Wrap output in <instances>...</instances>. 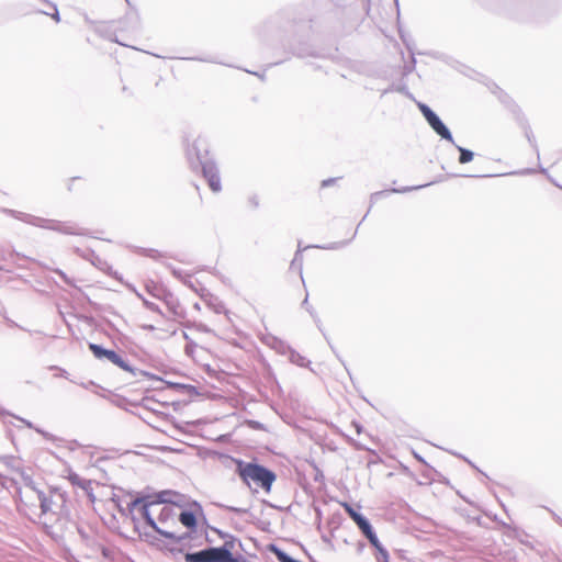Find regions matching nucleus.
Masks as SVG:
<instances>
[{
    "label": "nucleus",
    "instance_id": "nucleus-28",
    "mask_svg": "<svg viewBox=\"0 0 562 562\" xmlns=\"http://www.w3.org/2000/svg\"><path fill=\"white\" fill-rule=\"evenodd\" d=\"M170 269H171V273H172L177 279H180V280H182V279H183V274H184V273H183V271H182V270L177 269V268H175V267H171Z\"/></svg>",
    "mask_w": 562,
    "mask_h": 562
},
{
    "label": "nucleus",
    "instance_id": "nucleus-30",
    "mask_svg": "<svg viewBox=\"0 0 562 562\" xmlns=\"http://www.w3.org/2000/svg\"><path fill=\"white\" fill-rule=\"evenodd\" d=\"M56 273H57V274H58V276H59V277H60V278H61V279H63L67 284H70V280H69V278L67 277V274H66L64 271H61V270L57 269V270H56Z\"/></svg>",
    "mask_w": 562,
    "mask_h": 562
},
{
    "label": "nucleus",
    "instance_id": "nucleus-21",
    "mask_svg": "<svg viewBox=\"0 0 562 562\" xmlns=\"http://www.w3.org/2000/svg\"><path fill=\"white\" fill-rule=\"evenodd\" d=\"M140 254L153 259H158L161 257L158 250L151 248H142Z\"/></svg>",
    "mask_w": 562,
    "mask_h": 562
},
{
    "label": "nucleus",
    "instance_id": "nucleus-3",
    "mask_svg": "<svg viewBox=\"0 0 562 562\" xmlns=\"http://www.w3.org/2000/svg\"><path fill=\"white\" fill-rule=\"evenodd\" d=\"M5 212L8 214H10L12 217H14L19 221H22L26 224L36 226V227L55 231V232L66 234V235H85L86 234L85 229L78 227L74 223L43 218V217L34 216V215H31L27 213L19 212L15 210H5Z\"/></svg>",
    "mask_w": 562,
    "mask_h": 562
},
{
    "label": "nucleus",
    "instance_id": "nucleus-36",
    "mask_svg": "<svg viewBox=\"0 0 562 562\" xmlns=\"http://www.w3.org/2000/svg\"><path fill=\"white\" fill-rule=\"evenodd\" d=\"M229 510L235 512V513H244L245 512L244 509L236 508V507H229Z\"/></svg>",
    "mask_w": 562,
    "mask_h": 562
},
{
    "label": "nucleus",
    "instance_id": "nucleus-18",
    "mask_svg": "<svg viewBox=\"0 0 562 562\" xmlns=\"http://www.w3.org/2000/svg\"><path fill=\"white\" fill-rule=\"evenodd\" d=\"M356 524L359 527V529L362 531L363 535H367V533H369L370 531L373 530L372 526L370 525V522L368 521V519L364 516H361L356 521Z\"/></svg>",
    "mask_w": 562,
    "mask_h": 562
},
{
    "label": "nucleus",
    "instance_id": "nucleus-32",
    "mask_svg": "<svg viewBox=\"0 0 562 562\" xmlns=\"http://www.w3.org/2000/svg\"><path fill=\"white\" fill-rule=\"evenodd\" d=\"M302 306L305 307L310 313L311 315H313V311L308 307V300H307V296L304 299V301L302 302Z\"/></svg>",
    "mask_w": 562,
    "mask_h": 562
},
{
    "label": "nucleus",
    "instance_id": "nucleus-46",
    "mask_svg": "<svg viewBox=\"0 0 562 562\" xmlns=\"http://www.w3.org/2000/svg\"><path fill=\"white\" fill-rule=\"evenodd\" d=\"M324 338H326L327 344H330L329 338H327V335L324 334Z\"/></svg>",
    "mask_w": 562,
    "mask_h": 562
},
{
    "label": "nucleus",
    "instance_id": "nucleus-1",
    "mask_svg": "<svg viewBox=\"0 0 562 562\" xmlns=\"http://www.w3.org/2000/svg\"><path fill=\"white\" fill-rule=\"evenodd\" d=\"M187 158L190 168L193 171H201L203 178L206 180L210 189L213 192H220L222 190V183L217 165L209 156L207 142L198 137L187 148Z\"/></svg>",
    "mask_w": 562,
    "mask_h": 562
},
{
    "label": "nucleus",
    "instance_id": "nucleus-26",
    "mask_svg": "<svg viewBox=\"0 0 562 562\" xmlns=\"http://www.w3.org/2000/svg\"><path fill=\"white\" fill-rule=\"evenodd\" d=\"M81 488L86 493V495L88 496L90 502H94L95 501V497H94V494H93V488H92V481L91 480H89V487H81Z\"/></svg>",
    "mask_w": 562,
    "mask_h": 562
},
{
    "label": "nucleus",
    "instance_id": "nucleus-23",
    "mask_svg": "<svg viewBox=\"0 0 562 562\" xmlns=\"http://www.w3.org/2000/svg\"><path fill=\"white\" fill-rule=\"evenodd\" d=\"M364 536L368 538L369 542H370V543H371V544H372L376 550H378V549H380L381 547H383V546L380 543V541H379V539H378V537H376V535H375V532H374L373 530H372V531H370L369 533L364 535Z\"/></svg>",
    "mask_w": 562,
    "mask_h": 562
},
{
    "label": "nucleus",
    "instance_id": "nucleus-15",
    "mask_svg": "<svg viewBox=\"0 0 562 562\" xmlns=\"http://www.w3.org/2000/svg\"><path fill=\"white\" fill-rule=\"evenodd\" d=\"M72 485L81 487H89V480L80 477L77 473L70 472L68 475Z\"/></svg>",
    "mask_w": 562,
    "mask_h": 562
},
{
    "label": "nucleus",
    "instance_id": "nucleus-5",
    "mask_svg": "<svg viewBox=\"0 0 562 562\" xmlns=\"http://www.w3.org/2000/svg\"><path fill=\"white\" fill-rule=\"evenodd\" d=\"M89 350L92 352L94 358L99 360H108L109 362L115 364L122 370L130 372L133 376H136L137 373L142 375H148L147 372L133 368L126 360H124L115 350L106 349L101 345L90 342Z\"/></svg>",
    "mask_w": 562,
    "mask_h": 562
},
{
    "label": "nucleus",
    "instance_id": "nucleus-2",
    "mask_svg": "<svg viewBox=\"0 0 562 562\" xmlns=\"http://www.w3.org/2000/svg\"><path fill=\"white\" fill-rule=\"evenodd\" d=\"M236 472L248 487L255 486L266 493L271 492L272 484L277 479L276 473L263 465L255 462H244L243 460H237Z\"/></svg>",
    "mask_w": 562,
    "mask_h": 562
},
{
    "label": "nucleus",
    "instance_id": "nucleus-29",
    "mask_svg": "<svg viewBox=\"0 0 562 562\" xmlns=\"http://www.w3.org/2000/svg\"><path fill=\"white\" fill-rule=\"evenodd\" d=\"M540 172H542L543 175H546V176L548 177V179L550 180V182H551V183H553L554 186H557L558 188H560V189L562 190V186L558 184V183L555 182V180H554V179H552V178L548 175L547 169H544V168H540Z\"/></svg>",
    "mask_w": 562,
    "mask_h": 562
},
{
    "label": "nucleus",
    "instance_id": "nucleus-43",
    "mask_svg": "<svg viewBox=\"0 0 562 562\" xmlns=\"http://www.w3.org/2000/svg\"><path fill=\"white\" fill-rule=\"evenodd\" d=\"M413 457L417 458V457H420V456L417 452L413 451Z\"/></svg>",
    "mask_w": 562,
    "mask_h": 562
},
{
    "label": "nucleus",
    "instance_id": "nucleus-37",
    "mask_svg": "<svg viewBox=\"0 0 562 562\" xmlns=\"http://www.w3.org/2000/svg\"><path fill=\"white\" fill-rule=\"evenodd\" d=\"M535 172V169H525L524 171H521L520 173L521 175H526V173H533Z\"/></svg>",
    "mask_w": 562,
    "mask_h": 562
},
{
    "label": "nucleus",
    "instance_id": "nucleus-12",
    "mask_svg": "<svg viewBox=\"0 0 562 562\" xmlns=\"http://www.w3.org/2000/svg\"><path fill=\"white\" fill-rule=\"evenodd\" d=\"M175 513L172 507L165 505L160 508L159 515H158V522L159 524H166L169 519L173 520Z\"/></svg>",
    "mask_w": 562,
    "mask_h": 562
},
{
    "label": "nucleus",
    "instance_id": "nucleus-27",
    "mask_svg": "<svg viewBox=\"0 0 562 562\" xmlns=\"http://www.w3.org/2000/svg\"><path fill=\"white\" fill-rule=\"evenodd\" d=\"M336 181H337V178H329V179H325V180H323V181H322L321 187H322V188L330 187V186H333Z\"/></svg>",
    "mask_w": 562,
    "mask_h": 562
},
{
    "label": "nucleus",
    "instance_id": "nucleus-39",
    "mask_svg": "<svg viewBox=\"0 0 562 562\" xmlns=\"http://www.w3.org/2000/svg\"><path fill=\"white\" fill-rule=\"evenodd\" d=\"M431 472H432V470H427L426 476H427L428 479H431Z\"/></svg>",
    "mask_w": 562,
    "mask_h": 562
},
{
    "label": "nucleus",
    "instance_id": "nucleus-9",
    "mask_svg": "<svg viewBox=\"0 0 562 562\" xmlns=\"http://www.w3.org/2000/svg\"><path fill=\"white\" fill-rule=\"evenodd\" d=\"M432 183L434 182H429V183H425V184H419V186H414V187H403V188H398V189L397 188H392L390 190L378 191V192H374V193L371 194L370 201H371V203H374V202L378 201L379 198L386 196L390 193H406V192H409V191H413V190H419V189L428 187V186H430Z\"/></svg>",
    "mask_w": 562,
    "mask_h": 562
},
{
    "label": "nucleus",
    "instance_id": "nucleus-20",
    "mask_svg": "<svg viewBox=\"0 0 562 562\" xmlns=\"http://www.w3.org/2000/svg\"><path fill=\"white\" fill-rule=\"evenodd\" d=\"M349 243H350V240H341V241L330 243V244L325 245V246H316V247L321 248V249H328V250L329 249H339V248L345 247Z\"/></svg>",
    "mask_w": 562,
    "mask_h": 562
},
{
    "label": "nucleus",
    "instance_id": "nucleus-7",
    "mask_svg": "<svg viewBox=\"0 0 562 562\" xmlns=\"http://www.w3.org/2000/svg\"><path fill=\"white\" fill-rule=\"evenodd\" d=\"M55 446L59 449L60 453H77L86 457H93L101 453V449L91 445H81L76 440H65L61 438L53 439Z\"/></svg>",
    "mask_w": 562,
    "mask_h": 562
},
{
    "label": "nucleus",
    "instance_id": "nucleus-11",
    "mask_svg": "<svg viewBox=\"0 0 562 562\" xmlns=\"http://www.w3.org/2000/svg\"><path fill=\"white\" fill-rule=\"evenodd\" d=\"M456 148L459 150L460 155H459V159L458 161L461 164V165H464V164H468L470 161L473 160L474 158V153L468 148H464V147H461L459 145H456Z\"/></svg>",
    "mask_w": 562,
    "mask_h": 562
},
{
    "label": "nucleus",
    "instance_id": "nucleus-13",
    "mask_svg": "<svg viewBox=\"0 0 562 562\" xmlns=\"http://www.w3.org/2000/svg\"><path fill=\"white\" fill-rule=\"evenodd\" d=\"M37 495L40 507L43 514L48 513L52 509V501L43 492L34 491Z\"/></svg>",
    "mask_w": 562,
    "mask_h": 562
},
{
    "label": "nucleus",
    "instance_id": "nucleus-16",
    "mask_svg": "<svg viewBox=\"0 0 562 562\" xmlns=\"http://www.w3.org/2000/svg\"><path fill=\"white\" fill-rule=\"evenodd\" d=\"M136 295H137V297H138L139 300H142V302H143L144 306H145L147 310H149V311H151V312H155V313H158V314H161V310H160V307H159L156 303H154V302H151V301H148L147 299H145V297H144L140 293H138V292H136Z\"/></svg>",
    "mask_w": 562,
    "mask_h": 562
},
{
    "label": "nucleus",
    "instance_id": "nucleus-6",
    "mask_svg": "<svg viewBox=\"0 0 562 562\" xmlns=\"http://www.w3.org/2000/svg\"><path fill=\"white\" fill-rule=\"evenodd\" d=\"M417 108L420 111V113L423 114L427 124L430 126V128L441 139H445V140L450 142L451 144H454V139H453V136H452L450 130L442 122V120L438 116V114L431 110L430 106H428L426 103L417 102Z\"/></svg>",
    "mask_w": 562,
    "mask_h": 562
},
{
    "label": "nucleus",
    "instance_id": "nucleus-17",
    "mask_svg": "<svg viewBox=\"0 0 562 562\" xmlns=\"http://www.w3.org/2000/svg\"><path fill=\"white\" fill-rule=\"evenodd\" d=\"M221 562H248L246 559H236L232 555L229 550L223 547L222 549V555H221Z\"/></svg>",
    "mask_w": 562,
    "mask_h": 562
},
{
    "label": "nucleus",
    "instance_id": "nucleus-47",
    "mask_svg": "<svg viewBox=\"0 0 562 562\" xmlns=\"http://www.w3.org/2000/svg\"><path fill=\"white\" fill-rule=\"evenodd\" d=\"M357 428V431L360 432V426L358 424L355 425Z\"/></svg>",
    "mask_w": 562,
    "mask_h": 562
},
{
    "label": "nucleus",
    "instance_id": "nucleus-25",
    "mask_svg": "<svg viewBox=\"0 0 562 562\" xmlns=\"http://www.w3.org/2000/svg\"><path fill=\"white\" fill-rule=\"evenodd\" d=\"M526 137L530 144V146L536 150L537 153V156L539 157V149H538V146H537V142L532 135V132L530 130H527L526 131Z\"/></svg>",
    "mask_w": 562,
    "mask_h": 562
},
{
    "label": "nucleus",
    "instance_id": "nucleus-45",
    "mask_svg": "<svg viewBox=\"0 0 562 562\" xmlns=\"http://www.w3.org/2000/svg\"><path fill=\"white\" fill-rule=\"evenodd\" d=\"M324 338H326L327 344H330L329 338H327V335L324 334Z\"/></svg>",
    "mask_w": 562,
    "mask_h": 562
},
{
    "label": "nucleus",
    "instance_id": "nucleus-33",
    "mask_svg": "<svg viewBox=\"0 0 562 562\" xmlns=\"http://www.w3.org/2000/svg\"><path fill=\"white\" fill-rule=\"evenodd\" d=\"M54 9H55V12H54V14H53V19H54V20H56V21H59V19H60V18H59V12H58V10H57V8H56V7H54Z\"/></svg>",
    "mask_w": 562,
    "mask_h": 562
},
{
    "label": "nucleus",
    "instance_id": "nucleus-34",
    "mask_svg": "<svg viewBox=\"0 0 562 562\" xmlns=\"http://www.w3.org/2000/svg\"><path fill=\"white\" fill-rule=\"evenodd\" d=\"M416 463L420 468H424L426 465L425 462H424V459H422V458L416 459Z\"/></svg>",
    "mask_w": 562,
    "mask_h": 562
},
{
    "label": "nucleus",
    "instance_id": "nucleus-41",
    "mask_svg": "<svg viewBox=\"0 0 562 562\" xmlns=\"http://www.w3.org/2000/svg\"><path fill=\"white\" fill-rule=\"evenodd\" d=\"M145 328L149 329V330H153L155 327L153 325H148L146 326Z\"/></svg>",
    "mask_w": 562,
    "mask_h": 562
},
{
    "label": "nucleus",
    "instance_id": "nucleus-31",
    "mask_svg": "<svg viewBox=\"0 0 562 562\" xmlns=\"http://www.w3.org/2000/svg\"><path fill=\"white\" fill-rule=\"evenodd\" d=\"M155 289H156V286H155V285H153V286H151V285H149V284H147V285H146V290H147V292H148L149 294H151V295H153V296H155V297H159V295L155 293Z\"/></svg>",
    "mask_w": 562,
    "mask_h": 562
},
{
    "label": "nucleus",
    "instance_id": "nucleus-10",
    "mask_svg": "<svg viewBox=\"0 0 562 562\" xmlns=\"http://www.w3.org/2000/svg\"><path fill=\"white\" fill-rule=\"evenodd\" d=\"M180 522L187 528L194 529L196 526V518L192 512H182L179 515Z\"/></svg>",
    "mask_w": 562,
    "mask_h": 562
},
{
    "label": "nucleus",
    "instance_id": "nucleus-44",
    "mask_svg": "<svg viewBox=\"0 0 562 562\" xmlns=\"http://www.w3.org/2000/svg\"><path fill=\"white\" fill-rule=\"evenodd\" d=\"M324 338H326L327 344H330L329 338H327V335L324 334Z\"/></svg>",
    "mask_w": 562,
    "mask_h": 562
},
{
    "label": "nucleus",
    "instance_id": "nucleus-14",
    "mask_svg": "<svg viewBox=\"0 0 562 562\" xmlns=\"http://www.w3.org/2000/svg\"><path fill=\"white\" fill-rule=\"evenodd\" d=\"M289 359L292 363L299 366V367H305L310 361L306 360L305 357H303L297 351L290 349Z\"/></svg>",
    "mask_w": 562,
    "mask_h": 562
},
{
    "label": "nucleus",
    "instance_id": "nucleus-4",
    "mask_svg": "<svg viewBox=\"0 0 562 562\" xmlns=\"http://www.w3.org/2000/svg\"><path fill=\"white\" fill-rule=\"evenodd\" d=\"M181 497L182 496L177 492L162 491L157 494L156 501L146 502L143 504L142 516L145 519V521L147 522V525H149L156 532H158L159 535H161L162 537H165L167 539L176 540L178 538L173 532L165 530L158 526V524L156 522V520L153 517L151 508L155 506H159L161 504H178L180 502Z\"/></svg>",
    "mask_w": 562,
    "mask_h": 562
},
{
    "label": "nucleus",
    "instance_id": "nucleus-42",
    "mask_svg": "<svg viewBox=\"0 0 562 562\" xmlns=\"http://www.w3.org/2000/svg\"><path fill=\"white\" fill-rule=\"evenodd\" d=\"M453 457L461 458V457H464V456H463V454H460V453H453Z\"/></svg>",
    "mask_w": 562,
    "mask_h": 562
},
{
    "label": "nucleus",
    "instance_id": "nucleus-22",
    "mask_svg": "<svg viewBox=\"0 0 562 562\" xmlns=\"http://www.w3.org/2000/svg\"><path fill=\"white\" fill-rule=\"evenodd\" d=\"M18 420L22 422L27 428H31V429H35L37 432L42 434L44 437L48 438L49 435L47 432H45L44 430L40 429V428H35L33 423L30 422V420H26L22 417H18V416H14Z\"/></svg>",
    "mask_w": 562,
    "mask_h": 562
},
{
    "label": "nucleus",
    "instance_id": "nucleus-38",
    "mask_svg": "<svg viewBox=\"0 0 562 562\" xmlns=\"http://www.w3.org/2000/svg\"><path fill=\"white\" fill-rule=\"evenodd\" d=\"M255 428H261V424L259 422H252Z\"/></svg>",
    "mask_w": 562,
    "mask_h": 562
},
{
    "label": "nucleus",
    "instance_id": "nucleus-35",
    "mask_svg": "<svg viewBox=\"0 0 562 562\" xmlns=\"http://www.w3.org/2000/svg\"><path fill=\"white\" fill-rule=\"evenodd\" d=\"M143 498H136L135 501L132 502V506L135 507L137 506L138 504L143 503Z\"/></svg>",
    "mask_w": 562,
    "mask_h": 562
},
{
    "label": "nucleus",
    "instance_id": "nucleus-24",
    "mask_svg": "<svg viewBox=\"0 0 562 562\" xmlns=\"http://www.w3.org/2000/svg\"><path fill=\"white\" fill-rule=\"evenodd\" d=\"M376 551H378V554H376L378 562H389V552L386 551V549L384 547H381Z\"/></svg>",
    "mask_w": 562,
    "mask_h": 562
},
{
    "label": "nucleus",
    "instance_id": "nucleus-19",
    "mask_svg": "<svg viewBox=\"0 0 562 562\" xmlns=\"http://www.w3.org/2000/svg\"><path fill=\"white\" fill-rule=\"evenodd\" d=\"M342 507L355 522L362 516L360 513L355 510L353 507L348 503H344Z\"/></svg>",
    "mask_w": 562,
    "mask_h": 562
},
{
    "label": "nucleus",
    "instance_id": "nucleus-8",
    "mask_svg": "<svg viewBox=\"0 0 562 562\" xmlns=\"http://www.w3.org/2000/svg\"><path fill=\"white\" fill-rule=\"evenodd\" d=\"M221 548H209L199 552L187 553L184 555L186 562H221L222 555Z\"/></svg>",
    "mask_w": 562,
    "mask_h": 562
},
{
    "label": "nucleus",
    "instance_id": "nucleus-40",
    "mask_svg": "<svg viewBox=\"0 0 562 562\" xmlns=\"http://www.w3.org/2000/svg\"><path fill=\"white\" fill-rule=\"evenodd\" d=\"M214 457H221V458H224V457H228L227 454H223V453H216Z\"/></svg>",
    "mask_w": 562,
    "mask_h": 562
}]
</instances>
